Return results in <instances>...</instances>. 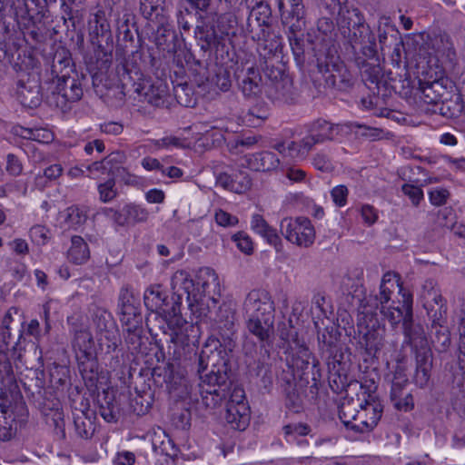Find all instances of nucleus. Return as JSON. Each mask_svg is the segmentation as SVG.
<instances>
[{
	"mask_svg": "<svg viewBox=\"0 0 465 465\" xmlns=\"http://www.w3.org/2000/svg\"><path fill=\"white\" fill-rule=\"evenodd\" d=\"M431 46L437 54L449 56L450 54H454L451 38L445 32L434 35L431 38Z\"/></svg>",
	"mask_w": 465,
	"mask_h": 465,
	"instance_id": "59",
	"label": "nucleus"
},
{
	"mask_svg": "<svg viewBox=\"0 0 465 465\" xmlns=\"http://www.w3.org/2000/svg\"><path fill=\"white\" fill-rule=\"evenodd\" d=\"M107 47H104L102 44L101 47L97 45L94 56L87 63V67L92 74L94 93L105 103L113 105L114 100L118 103L124 102L125 89L128 86V82H131L132 79L131 74H139L141 67L138 59L141 60V54L138 51L132 52V57H129L122 64V67L118 68L117 73L121 82V84H119L115 78L109 74L113 63V45H107Z\"/></svg>",
	"mask_w": 465,
	"mask_h": 465,
	"instance_id": "1",
	"label": "nucleus"
},
{
	"mask_svg": "<svg viewBox=\"0 0 465 465\" xmlns=\"http://www.w3.org/2000/svg\"><path fill=\"white\" fill-rule=\"evenodd\" d=\"M94 322L100 333L101 341H106L108 350L114 351L120 339L112 314L104 309L98 308L94 313Z\"/></svg>",
	"mask_w": 465,
	"mask_h": 465,
	"instance_id": "24",
	"label": "nucleus"
},
{
	"mask_svg": "<svg viewBox=\"0 0 465 465\" xmlns=\"http://www.w3.org/2000/svg\"><path fill=\"white\" fill-rule=\"evenodd\" d=\"M103 213L120 227H129L144 223L149 217L146 208L133 203H126L120 209L104 208Z\"/></svg>",
	"mask_w": 465,
	"mask_h": 465,
	"instance_id": "16",
	"label": "nucleus"
},
{
	"mask_svg": "<svg viewBox=\"0 0 465 465\" xmlns=\"http://www.w3.org/2000/svg\"><path fill=\"white\" fill-rule=\"evenodd\" d=\"M282 380L284 381L282 387L285 395V407L294 413L301 412L303 409V398L302 393L294 382L295 379L292 375H286Z\"/></svg>",
	"mask_w": 465,
	"mask_h": 465,
	"instance_id": "42",
	"label": "nucleus"
},
{
	"mask_svg": "<svg viewBox=\"0 0 465 465\" xmlns=\"http://www.w3.org/2000/svg\"><path fill=\"white\" fill-rule=\"evenodd\" d=\"M251 227L256 233L264 238L269 244L274 246L277 252L282 250V239L276 229L269 225L261 214L255 213L252 216Z\"/></svg>",
	"mask_w": 465,
	"mask_h": 465,
	"instance_id": "44",
	"label": "nucleus"
},
{
	"mask_svg": "<svg viewBox=\"0 0 465 465\" xmlns=\"http://www.w3.org/2000/svg\"><path fill=\"white\" fill-rule=\"evenodd\" d=\"M400 295L401 300L391 303L383 304L379 306L381 314L383 319L388 321L392 328H396L400 323L403 325L405 319L407 318V312L413 313V297L412 294L406 291L404 288L400 289Z\"/></svg>",
	"mask_w": 465,
	"mask_h": 465,
	"instance_id": "19",
	"label": "nucleus"
},
{
	"mask_svg": "<svg viewBox=\"0 0 465 465\" xmlns=\"http://www.w3.org/2000/svg\"><path fill=\"white\" fill-rule=\"evenodd\" d=\"M221 354L222 351L205 346L197 355V373L201 382L194 392V401L207 409L219 406L231 391L229 362Z\"/></svg>",
	"mask_w": 465,
	"mask_h": 465,
	"instance_id": "2",
	"label": "nucleus"
},
{
	"mask_svg": "<svg viewBox=\"0 0 465 465\" xmlns=\"http://www.w3.org/2000/svg\"><path fill=\"white\" fill-rule=\"evenodd\" d=\"M288 39L298 65L302 66L305 62L310 61L312 57L314 58L312 63L317 64V53H320V47L314 45L313 37L311 33L307 34L306 38L288 35Z\"/></svg>",
	"mask_w": 465,
	"mask_h": 465,
	"instance_id": "27",
	"label": "nucleus"
},
{
	"mask_svg": "<svg viewBox=\"0 0 465 465\" xmlns=\"http://www.w3.org/2000/svg\"><path fill=\"white\" fill-rule=\"evenodd\" d=\"M70 5L66 3H63L62 5V13L64 24L66 25L68 22L71 23V26L74 30L76 29V26L80 25L84 16V0H80V3L74 2L73 0H68Z\"/></svg>",
	"mask_w": 465,
	"mask_h": 465,
	"instance_id": "50",
	"label": "nucleus"
},
{
	"mask_svg": "<svg viewBox=\"0 0 465 465\" xmlns=\"http://www.w3.org/2000/svg\"><path fill=\"white\" fill-rule=\"evenodd\" d=\"M219 287L218 276L215 272L208 267L200 269L196 275V292H199V303H203V300L207 297L216 303V300L212 296Z\"/></svg>",
	"mask_w": 465,
	"mask_h": 465,
	"instance_id": "34",
	"label": "nucleus"
},
{
	"mask_svg": "<svg viewBox=\"0 0 465 465\" xmlns=\"http://www.w3.org/2000/svg\"><path fill=\"white\" fill-rule=\"evenodd\" d=\"M338 6L337 25L341 35L350 33L351 28L361 25V23L365 21L361 12L356 7L349 6L346 1Z\"/></svg>",
	"mask_w": 465,
	"mask_h": 465,
	"instance_id": "35",
	"label": "nucleus"
},
{
	"mask_svg": "<svg viewBox=\"0 0 465 465\" xmlns=\"http://www.w3.org/2000/svg\"><path fill=\"white\" fill-rule=\"evenodd\" d=\"M282 24L288 27V35H299L305 28L304 14H292V12H282Z\"/></svg>",
	"mask_w": 465,
	"mask_h": 465,
	"instance_id": "58",
	"label": "nucleus"
},
{
	"mask_svg": "<svg viewBox=\"0 0 465 465\" xmlns=\"http://www.w3.org/2000/svg\"><path fill=\"white\" fill-rule=\"evenodd\" d=\"M16 94L23 106L38 107L43 100L39 78L35 75L21 74L16 84Z\"/></svg>",
	"mask_w": 465,
	"mask_h": 465,
	"instance_id": "20",
	"label": "nucleus"
},
{
	"mask_svg": "<svg viewBox=\"0 0 465 465\" xmlns=\"http://www.w3.org/2000/svg\"><path fill=\"white\" fill-rule=\"evenodd\" d=\"M245 163L249 169L255 172H270L279 165V159L272 152L263 151L245 156Z\"/></svg>",
	"mask_w": 465,
	"mask_h": 465,
	"instance_id": "43",
	"label": "nucleus"
},
{
	"mask_svg": "<svg viewBox=\"0 0 465 465\" xmlns=\"http://www.w3.org/2000/svg\"><path fill=\"white\" fill-rule=\"evenodd\" d=\"M134 92L143 97V102L154 107H163L167 103L168 85L163 80L157 79L150 84L143 82V84H132Z\"/></svg>",
	"mask_w": 465,
	"mask_h": 465,
	"instance_id": "25",
	"label": "nucleus"
},
{
	"mask_svg": "<svg viewBox=\"0 0 465 465\" xmlns=\"http://www.w3.org/2000/svg\"><path fill=\"white\" fill-rule=\"evenodd\" d=\"M454 386L462 387L465 383V341H460L457 361L450 367Z\"/></svg>",
	"mask_w": 465,
	"mask_h": 465,
	"instance_id": "52",
	"label": "nucleus"
},
{
	"mask_svg": "<svg viewBox=\"0 0 465 465\" xmlns=\"http://www.w3.org/2000/svg\"><path fill=\"white\" fill-rule=\"evenodd\" d=\"M67 322L74 338L72 346L76 357L96 353L93 336L85 324L75 316L68 317Z\"/></svg>",
	"mask_w": 465,
	"mask_h": 465,
	"instance_id": "21",
	"label": "nucleus"
},
{
	"mask_svg": "<svg viewBox=\"0 0 465 465\" xmlns=\"http://www.w3.org/2000/svg\"><path fill=\"white\" fill-rule=\"evenodd\" d=\"M315 66L328 88L347 92L354 84V77L341 60L338 49L319 54Z\"/></svg>",
	"mask_w": 465,
	"mask_h": 465,
	"instance_id": "7",
	"label": "nucleus"
},
{
	"mask_svg": "<svg viewBox=\"0 0 465 465\" xmlns=\"http://www.w3.org/2000/svg\"><path fill=\"white\" fill-rule=\"evenodd\" d=\"M10 315H6L3 321V327L1 328L0 336L4 346H1L2 351H9L10 349L13 351V354H15L18 350H20V340L23 338L22 331H19L17 341H15V337L11 333V329L8 326V322H10Z\"/></svg>",
	"mask_w": 465,
	"mask_h": 465,
	"instance_id": "57",
	"label": "nucleus"
},
{
	"mask_svg": "<svg viewBox=\"0 0 465 465\" xmlns=\"http://www.w3.org/2000/svg\"><path fill=\"white\" fill-rule=\"evenodd\" d=\"M383 413V405L369 395V399H344L339 406V418L347 430L368 433L378 425Z\"/></svg>",
	"mask_w": 465,
	"mask_h": 465,
	"instance_id": "4",
	"label": "nucleus"
},
{
	"mask_svg": "<svg viewBox=\"0 0 465 465\" xmlns=\"http://www.w3.org/2000/svg\"><path fill=\"white\" fill-rule=\"evenodd\" d=\"M163 0H140V12L144 18L153 20L163 11Z\"/></svg>",
	"mask_w": 465,
	"mask_h": 465,
	"instance_id": "63",
	"label": "nucleus"
},
{
	"mask_svg": "<svg viewBox=\"0 0 465 465\" xmlns=\"http://www.w3.org/2000/svg\"><path fill=\"white\" fill-rule=\"evenodd\" d=\"M71 247L68 251V258L75 264L84 263L90 257L87 243L81 236L74 235L71 240Z\"/></svg>",
	"mask_w": 465,
	"mask_h": 465,
	"instance_id": "53",
	"label": "nucleus"
},
{
	"mask_svg": "<svg viewBox=\"0 0 465 465\" xmlns=\"http://www.w3.org/2000/svg\"><path fill=\"white\" fill-rule=\"evenodd\" d=\"M245 31L257 42V51L262 55L278 52L282 46V37L273 30L271 7L263 0H256L251 8Z\"/></svg>",
	"mask_w": 465,
	"mask_h": 465,
	"instance_id": "5",
	"label": "nucleus"
},
{
	"mask_svg": "<svg viewBox=\"0 0 465 465\" xmlns=\"http://www.w3.org/2000/svg\"><path fill=\"white\" fill-rule=\"evenodd\" d=\"M194 37L197 45L203 52L212 51L222 44L221 35L218 34L215 25L203 23L194 30Z\"/></svg>",
	"mask_w": 465,
	"mask_h": 465,
	"instance_id": "38",
	"label": "nucleus"
},
{
	"mask_svg": "<svg viewBox=\"0 0 465 465\" xmlns=\"http://www.w3.org/2000/svg\"><path fill=\"white\" fill-rule=\"evenodd\" d=\"M175 32L167 25H160L153 34V42L156 47L163 52L173 53L176 49Z\"/></svg>",
	"mask_w": 465,
	"mask_h": 465,
	"instance_id": "49",
	"label": "nucleus"
},
{
	"mask_svg": "<svg viewBox=\"0 0 465 465\" xmlns=\"http://www.w3.org/2000/svg\"><path fill=\"white\" fill-rule=\"evenodd\" d=\"M396 288H399V290L403 288L400 282V276L395 272H387L382 276L379 294L371 297L369 300H360L361 308L363 309V305L371 306L373 312V310H378L379 306L390 303L391 294Z\"/></svg>",
	"mask_w": 465,
	"mask_h": 465,
	"instance_id": "26",
	"label": "nucleus"
},
{
	"mask_svg": "<svg viewBox=\"0 0 465 465\" xmlns=\"http://www.w3.org/2000/svg\"><path fill=\"white\" fill-rule=\"evenodd\" d=\"M232 177L231 192L235 193H243L251 189L252 179L248 173L244 171H238L232 173Z\"/></svg>",
	"mask_w": 465,
	"mask_h": 465,
	"instance_id": "64",
	"label": "nucleus"
},
{
	"mask_svg": "<svg viewBox=\"0 0 465 465\" xmlns=\"http://www.w3.org/2000/svg\"><path fill=\"white\" fill-rule=\"evenodd\" d=\"M242 309L245 317L274 318V303L265 290L251 291L243 302Z\"/></svg>",
	"mask_w": 465,
	"mask_h": 465,
	"instance_id": "17",
	"label": "nucleus"
},
{
	"mask_svg": "<svg viewBox=\"0 0 465 465\" xmlns=\"http://www.w3.org/2000/svg\"><path fill=\"white\" fill-rule=\"evenodd\" d=\"M314 45L320 47V54L327 53L331 49H338L335 41V25L333 21L328 17H322L317 22V33H311ZM319 53H317V55Z\"/></svg>",
	"mask_w": 465,
	"mask_h": 465,
	"instance_id": "30",
	"label": "nucleus"
},
{
	"mask_svg": "<svg viewBox=\"0 0 465 465\" xmlns=\"http://www.w3.org/2000/svg\"><path fill=\"white\" fill-rule=\"evenodd\" d=\"M289 349L290 352L286 358V363L292 370V372L286 375H292L295 379L294 377L297 374L300 376L301 381H305L306 383H309L311 376L312 381L311 389L317 391L318 383L322 377L319 361L313 357L307 345L298 339L297 334L292 338V343L289 345Z\"/></svg>",
	"mask_w": 465,
	"mask_h": 465,
	"instance_id": "6",
	"label": "nucleus"
},
{
	"mask_svg": "<svg viewBox=\"0 0 465 465\" xmlns=\"http://www.w3.org/2000/svg\"><path fill=\"white\" fill-rule=\"evenodd\" d=\"M215 28L222 40L224 36L235 35L238 28L237 16L232 13H224L218 16Z\"/></svg>",
	"mask_w": 465,
	"mask_h": 465,
	"instance_id": "55",
	"label": "nucleus"
},
{
	"mask_svg": "<svg viewBox=\"0 0 465 465\" xmlns=\"http://www.w3.org/2000/svg\"><path fill=\"white\" fill-rule=\"evenodd\" d=\"M266 94L272 101L282 104H294L299 96L290 75L279 82L269 84Z\"/></svg>",
	"mask_w": 465,
	"mask_h": 465,
	"instance_id": "32",
	"label": "nucleus"
},
{
	"mask_svg": "<svg viewBox=\"0 0 465 465\" xmlns=\"http://www.w3.org/2000/svg\"><path fill=\"white\" fill-rule=\"evenodd\" d=\"M118 311L120 319L123 317H134L142 315L140 299L128 286L120 289L118 296Z\"/></svg>",
	"mask_w": 465,
	"mask_h": 465,
	"instance_id": "40",
	"label": "nucleus"
},
{
	"mask_svg": "<svg viewBox=\"0 0 465 465\" xmlns=\"http://www.w3.org/2000/svg\"><path fill=\"white\" fill-rule=\"evenodd\" d=\"M353 128L370 130L365 125L357 123H351L349 124H334L323 119H317L311 123L308 127V133H312L322 143L327 141H332L338 135H341Z\"/></svg>",
	"mask_w": 465,
	"mask_h": 465,
	"instance_id": "23",
	"label": "nucleus"
},
{
	"mask_svg": "<svg viewBox=\"0 0 465 465\" xmlns=\"http://www.w3.org/2000/svg\"><path fill=\"white\" fill-rule=\"evenodd\" d=\"M97 403L99 414L107 422H117L120 416V404L113 391H104L102 397H98Z\"/></svg>",
	"mask_w": 465,
	"mask_h": 465,
	"instance_id": "46",
	"label": "nucleus"
},
{
	"mask_svg": "<svg viewBox=\"0 0 465 465\" xmlns=\"http://www.w3.org/2000/svg\"><path fill=\"white\" fill-rule=\"evenodd\" d=\"M427 316L430 322V327L440 324H447V303L444 298L441 301L423 303Z\"/></svg>",
	"mask_w": 465,
	"mask_h": 465,
	"instance_id": "51",
	"label": "nucleus"
},
{
	"mask_svg": "<svg viewBox=\"0 0 465 465\" xmlns=\"http://www.w3.org/2000/svg\"><path fill=\"white\" fill-rule=\"evenodd\" d=\"M420 298L423 303L435 301H441L443 298L440 290L437 288V282L433 279H426L421 286Z\"/></svg>",
	"mask_w": 465,
	"mask_h": 465,
	"instance_id": "62",
	"label": "nucleus"
},
{
	"mask_svg": "<svg viewBox=\"0 0 465 465\" xmlns=\"http://www.w3.org/2000/svg\"><path fill=\"white\" fill-rule=\"evenodd\" d=\"M213 328L224 352L232 351L236 344L237 323L235 310L230 304L223 303L219 307Z\"/></svg>",
	"mask_w": 465,
	"mask_h": 465,
	"instance_id": "13",
	"label": "nucleus"
},
{
	"mask_svg": "<svg viewBox=\"0 0 465 465\" xmlns=\"http://www.w3.org/2000/svg\"><path fill=\"white\" fill-rule=\"evenodd\" d=\"M73 421L75 436L81 440H91L95 432V411L91 410L88 401L82 400L80 408L74 407Z\"/></svg>",
	"mask_w": 465,
	"mask_h": 465,
	"instance_id": "22",
	"label": "nucleus"
},
{
	"mask_svg": "<svg viewBox=\"0 0 465 465\" xmlns=\"http://www.w3.org/2000/svg\"><path fill=\"white\" fill-rule=\"evenodd\" d=\"M173 289L183 290L190 306L199 303V292H196V278L193 279L185 271H177L172 278Z\"/></svg>",
	"mask_w": 465,
	"mask_h": 465,
	"instance_id": "41",
	"label": "nucleus"
},
{
	"mask_svg": "<svg viewBox=\"0 0 465 465\" xmlns=\"http://www.w3.org/2000/svg\"><path fill=\"white\" fill-rule=\"evenodd\" d=\"M83 94L81 81L77 76L72 75L52 81L51 91L46 96V102L50 106L66 111L70 108V104L82 98Z\"/></svg>",
	"mask_w": 465,
	"mask_h": 465,
	"instance_id": "11",
	"label": "nucleus"
},
{
	"mask_svg": "<svg viewBox=\"0 0 465 465\" xmlns=\"http://www.w3.org/2000/svg\"><path fill=\"white\" fill-rule=\"evenodd\" d=\"M97 191L99 200L104 203L113 202L119 194L114 178H108L105 182L98 183Z\"/></svg>",
	"mask_w": 465,
	"mask_h": 465,
	"instance_id": "61",
	"label": "nucleus"
},
{
	"mask_svg": "<svg viewBox=\"0 0 465 465\" xmlns=\"http://www.w3.org/2000/svg\"><path fill=\"white\" fill-rule=\"evenodd\" d=\"M181 299L180 294H173L171 307L165 309L161 315H154V321L158 322L157 327L163 334H169L171 341H174L178 331L186 322L181 314Z\"/></svg>",
	"mask_w": 465,
	"mask_h": 465,
	"instance_id": "18",
	"label": "nucleus"
},
{
	"mask_svg": "<svg viewBox=\"0 0 465 465\" xmlns=\"http://www.w3.org/2000/svg\"><path fill=\"white\" fill-rule=\"evenodd\" d=\"M357 329L361 348L364 349L368 356L378 358L385 345L386 330L377 313L371 311V306L363 305V310L358 315Z\"/></svg>",
	"mask_w": 465,
	"mask_h": 465,
	"instance_id": "8",
	"label": "nucleus"
},
{
	"mask_svg": "<svg viewBox=\"0 0 465 465\" xmlns=\"http://www.w3.org/2000/svg\"><path fill=\"white\" fill-rule=\"evenodd\" d=\"M224 419L231 429L242 431L250 423L251 413L247 402L244 401V391L234 389L226 404Z\"/></svg>",
	"mask_w": 465,
	"mask_h": 465,
	"instance_id": "15",
	"label": "nucleus"
},
{
	"mask_svg": "<svg viewBox=\"0 0 465 465\" xmlns=\"http://www.w3.org/2000/svg\"><path fill=\"white\" fill-rule=\"evenodd\" d=\"M29 419L26 403L19 393L12 395L6 403L0 399V440H12L18 430L25 427Z\"/></svg>",
	"mask_w": 465,
	"mask_h": 465,
	"instance_id": "10",
	"label": "nucleus"
},
{
	"mask_svg": "<svg viewBox=\"0 0 465 465\" xmlns=\"http://www.w3.org/2000/svg\"><path fill=\"white\" fill-rule=\"evenodd\" d=\"M173 296L169 299L167 291L161 284L149 286L143 293L145 307L155 315H161L165 309L170 308Z\"/></svg>",
	"mask_w": 465,
	"mask_h": 465,
	"instance_id": "31",
	"label": "nucleus"
},
{
	"mask_svg": "<svg viewBox=\"0 0 465 465\" xmlns=\"http://www.w3.org/2000/svg\"><path fill=\"white\" fill-rule=\"evenodd\" d=\"M280 230L287 241L298 246L309 247L315 239L314 228L306 217H285L281 222Z\"/></svg>",
	"mask_w": 465,
	"mask_h": 465,
	"instance_id": "14",
	"label": "nucleus"
},
{
	"mask_svg": "<svg viewBox=\"0 0 465 465\" xmlns=\"http://www.w3.org/2000/svg\"><path fill=\"white\" fill-rule=\"evenodd\" d=\"M406 317L407 318L405 319L402 325V331L404 336L402 345H408L412 350L429 345L422 325L414 322L413 313H411L409 311Z\"/></svg>",
	"mask_w": 465,
	"mask_h": 465,
	"instance_id": "33",
	"label": "nucleus"
},
{
	"mask_svg": "<svg viewBox=\"0 0 465 465\" xmlns=\"http://www.w3.org/2000/svg\"><path fill=\"white\" fill-rule=\"evenodd\" d=\"M419 84L425 104L435 106L438 103L450 95V91L444 84V79L432 82H422L420 80Z\"/></svg>",
	"mask_w": 465,
	"mask_h": 465,
	"instance_id": "36",
	"label": "nucleus"
},
{
	"mask_svg": "<svg viewBox=\"0 0 465 465\" xmlns=\"http://www.w3.org/2000/svg\"><path fill=\"white\" fill-rule=\"evenodd\" d=\"M377 59L367 58L364 55L356 56L352 61L360 70L361 77L365 86L372 93L376 100H385L394 90L391 84V73L385 74L379 64L372 62ZM378 101L375 102L377 104Z\"/></svg>",
	"mask_w": 465,
	"mask_h": 465,
	"instance_id": "9",
	"label": "nucleus"
},
{
	"mask_svg": "<svg viewBox=\"0 0 465 465\" xmlns=\"http://www.w3.org/2000/svg\"><path fill=\"white\" fill-rule=\"evenodd\" d=\"M247 321L248 331L257 337L260 341V345L271 346L270 338L273 334V319L268 317L253 318L245 317Z\"/></svg>",
	"mask_w": 465,
	"mask_h": 465,
	"instance_id": "37",
	"label": "nucleus"
},
{
	"mask_svg": "<svg viewBox=\"0 0 465 465\" xmlns=\"http://www.w3.org/2000/svg\"><path fill=\"white\" fill-rule=\"evenodd\" d=\"M459 100V96L456 97L455 101H452L447 97L433 106L432 112L439 114L446 118H454L461 111L465 112V101L464 104H460Z\"/></svg>",
	"mask_w": 465,
	"mask_h": 465,
	"instance_id": "56",
	"label": "nucleus"
},
{
	"mask_svg": "<svg viewBox=\"0 0 465 465\" xmlns=\"http://www.w3.org/2000/svg\"><path fill=\"white\" fill-rule=\"evenodd\" d=\"M262 76L260 72L254 66H250L246 69L242 77L238 76V85L242 94L247 98H252L257 96L261 89Z\"/></svg>",
	"mask_w": 465,
	"mask_h": 465,
	"instance_id": "45",
	"label": "nucleus"
},
{
	"mask_svg": "<svg viewBox=\"0 0 465 465\" xmlns=\"http://www.w3.org/2000/svg\"><path fill=\"white\" fill-rule=\"evenodd\" d=\"M49 70L52 81L72 75L77 76V73L74 70L71 53L64 46H58L52 54L51 61L49 62Z\"/></svg>",
	"mask_w": 465,
	"mask_h": 465,
	"instance_id": "29",
	"label": "nucleus"
},
{
	"mask_svg": "<svg viewBox=\"0 0 465 465\" xmlns=\"http://www.w3.org/2000/svg\"><path fill=\"white\" fill-rule=\"evenodd\" d=\"M245 363L250 374L272 366L271 351L266 345H260L254 352L245 351Z\"/></svg>",
	"mask_w": 465,
	"mask_h": 465,
	"instance_id": "47",
	"label": "nucleus"
},
{
	"mask_svg": "<svg viewBox=\"0 0 465 465\" xmlns=\"http://www.w3.org/2000/svg\"><path fill=\"white\" fill-rule=\"evenodd\" d=\"M430 339L436 351L444 352L450 345V333L447 324L430 327Z\"/></svg>",
	"mask_w": 465,
	"mask_h": 465,
	"instance_id": "54",
	"label": "nucleus"
},
{
	"mask_svg": "<svg viewBox=\"0 0 465 465\" xmlns=\"http://www.w3.org/2000/svg\"><path fill=\"white\" fill-rule=\"evenodd\" d=\"M89 35L93 45L101 47V44L104 42L106 45H113V35L110 24L106 18L105 12L98 10L91 15L88 21Z\"/></svg>",
	"mask_w": 465,
	"mask_h": 465,
	"instance_id": "28",
	"label": "nucleus"
},
{
	"mask_svg": "<svg viewBox=\"0 0 465 465\" xmlns=\"http://www.w3.org/2000/svg\"><path fill=\"white\" fill-rule=\"evenodd\" d=\"M124 342L132 354L143 353L146 350L147 337L143 332L124 333Z\"/></svg>",
	"mask_w": 465,
	"mask_h": 465,
	"instance_id": "60",
	"label": "nucleus"
},
{
	"mask_svg": "<svg viewBox=\"0 0 465 465\" xmlns=\"http://www.w3.org/2000/svg\"><path fill=\"white\" fill-rule=\"evenodd\" d=\"M277 52H273L270 54L260 56L264 60L261 64L264 76L270 81V84L279 82L289 74L286 73L284 65L280 64L278 60H275L274 56Z\"/></svg>",
	"mask_w": 465,
	"mask_h": 465,
	"instance_id": "48",
	"label": "nucleus"
},
{
	"mask_svg": "<svg viewBox=\"0 0 465 465\" xmlns=\"http://www.w3.org/2000/svg\"><path fill=\"white\" fill-rule=\"evenodd\" d=\"M318 340V351L321 359L328 368V381L335 393H341L350 383L347 371L351 362L350 349L341 342V333L334 324L326 326L322 331L315 322Z\"/></svg>",
	"mask_w": 465,
	"mask_h": 465,
	"instance_id": "3",
	"label": "nucleus"
},
{
	"mask_svg": "<svg viewBox=\"0 0 465 465\" xmlns=\"http://www.w3.org/2000/svg\"><path fill=\"white\" fill-rule=\"evenodd\" d=\"M347 39L349 46L347 53L350 59L364 55L367 58H374L377 54L375 35L370 26L364 22L361 25L351 28L350 33L342 35Z\"/></svg>",
	"mask_w": 465,
	"mask_h": 465,
	"instance_id": "12",
	"label": "nucleus"
},
{
	"mask_svg": "<svg viewBox=\"0 0 465 465\" xmlns=\"http://www.w3.org/2000/svg\"><path fill=\"white\" fill-rule=\"evenodd\" d=\"M78 370L89 389L96 388L99 380V364L96 353L76 357Z\"/></svg>",
	"mask_w": 465,
	"mask_h": 465,
	"instance_id": "39",
	"label": "nucleus"
}]
</instances>
